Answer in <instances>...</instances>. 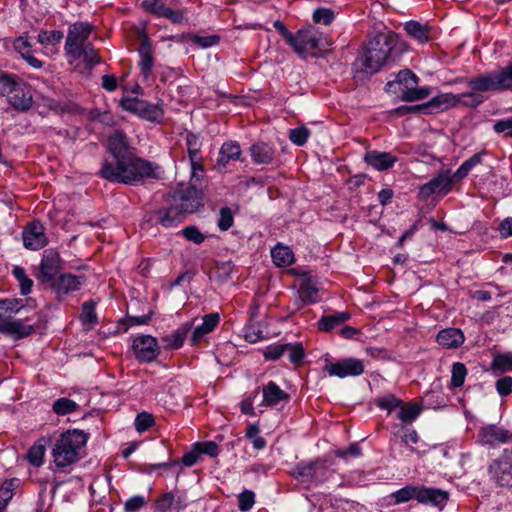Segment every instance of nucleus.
Returning a JSON list of instances; mask_svg holds the SVG:
<instances>
[{
  "label": "nucleus",
  "mask_w": 512,
  "mask_h": 512,
  "mask_svg": "<svg viewBox=\"0 0 512 512\" xmlns=\"http://www.w3.org/2000/svg\"><path fill=\"white\" fill-rule=\"evenodd\" d=\"M398 35L380 32L371 38L353 63L354 78L368 79L398 57Z\"/></svg>",
  "instance_id": "f257e3e1"
},
{
  "label": "nucleus",
  "mask_w": 512,
  "mask_h": 512,
  "mask_svg": "<svg viewBox=\"0 0 512 512\" xmlns=\"http://www.w3.org/2000/svg\"><path fill=\"white\" fill-rule=\"evenodd\" d=\"M162 169L155 162L138 157L135 153L118 163L105 159L98 175L110 182L125 185H140L146 180H158L161 178Z\"/></svg>",
  "instance_id": "f03ea898"
},
{
  "label": "nucleus",
  "mask_w": 512,
  "mask_h": 512,
  "mask_svg": "<svg viewBox=\"0 0 512 512\" xmlns=\"http://www.w3.org/2000/svg\"><path fill=\"white\" fill-rule=\"evenodd\" d=\"M87 442V434L81 430H68L56 440L52 456L58 468H65L80 459V451Z\"/></svg>",
  "instance_id": "7ed1b4c3"
},
{
  "label": "nucleus",
  "mask_w": 512,
  "mask_h": 512,
  "mask_svg": "<svg viewBox=\"0 0 512 512\" xmlns=\"http://www.w3.org/2000/svg\"><path fill=\"white\" fill-rule=\"evenodd\" d=\"M325 458H316L310 461H300L296 464L291 475L300 483L307 487L311 485H320L333 475L334 470Z\"/></svg>",
  "instance_id": "20e7f679"
},
{
  "label": "nucleus",
  "mask_w": 512,
  "mask_h": 512,
  "mask_svg": "<svg viewBox=\"0 0 512 512\" xmlns=\"http://www.w3.org/2000/svg\"><path fill=\"white\" fill-rule=\"evenodd\" d=\"M203 192L195 184L190 183L185 189H180L172 195V203L186 217L203 207Z\"/></svg>",
  "instance_id": "39448f33"
},
{
  "label": "nucleus",
  "mask_w": 512,
  "mask_h": 512,
  "mask_svg": "<svg viewBox=\"0 0 512 512\" xmlns=\"http://www.w3.org/2000/svg\"><path fill=\"white\" fill-rule=\"evenodd\" d=\"M93 31V25L88 22H75L68 28L65 51L70 57L79 53V48L87 44V40Z\"/></svg>",
  "instance_id": "423d86ee"
},
{
  "label": "nucleus",
  "mask_w": 512,
  "mask_h": 512,
  "mask_svg": "<svg viewBox=\"0 0 512 512\" xmlns=\"http://www.w3.org/2000/svg\"><path fill=\"white\" fill-rule=\"evenodd\" d=\"M454 180H457L454 174L451 175L450 170H445L423 184L419 189V196L422 200H428L436 193L446 195L452 190Z\"/></svg>",
  "instance_id": "0eeeda50"
},
{
  "label": "nucleus",
  "mask_w": 512,
  "mask_h": 512,
  "mask_svg": "<svg viewBox=\"0 0 512 512\" xmlns=\"http://www.w3.org/2000/svg\"><path fill=\"white\" fill-rule=\"evenodd\" d=\"M132 348L135 357L139 362H152L160 354L158 341L151 335H141L136 337L133 340Z\"/></svg>",
  "instance_id": "6e6552de"
},
{
  "label": "nucleus",
  "mask_w": 512,
  "mask_h": 512,
  "mask_svg": "<svg viewBox=\"0 0 512 512\" xmlns=\"http://www.w3.org/2000/svg\"><path fill=\"white\" fill-rule=\"evenodd\" d=\"M86 282L83 275H74L71 273L60 274L52 283L49 284L58 300H63L68 294L80 290Z\"/></svg>",
  "instance_id": "1a4fd4ad"
},
{
  "label": "nucleus",
  "mask_w": 512,
  "mask_h": 512,
  "mask_svg": "<svg viewBox=\"0 0 512 512\" xmlns=\"http://www.w3.org/2000/svg\"><path fill=\"white\" fill-rule=\"evenodd\" d=\"M107 149L112 155V163H118L135 153L128 140L127 135L122 130H115L107 140Z\"/></svg>",
  "instance_id": "9d476101"
},
{
  "label": "nucleus",
  "mask_w": 512,
  "mask_h": 512,
  "mask_svg": "<svg viewBox=\"0 0 512 512\" xmlns=\"http://www.w3.org/2000/svg\"><path fill=\"white\" fill-rule=\"evenodd\" d=\"M61 269V258L58 252L53 249L44 251L39 266L38 280L42 284H50Z\"/></svg>",
  "instance_id": "9b49d317"
},
{
  "label": "nucleus",
  "mask_w": 512,
  "mask_h": 512,
  "mask_svg": "<svg viewBox=\"0 0 512 512\" xmlns=\"http://www.w3.org/2000/svg\"><path fill=\"white\" fill-rule=\"evenodd\" d=\"M325 369L330 376L339 378L354 377L363 374L364 364L362 360L346 358L336 363L326 365Z\"/></svg>",
  "instance_id": "f8f14e48"
},
{
  "label": "nucleus",
  "mask_w": 512,
  "mask_h": 512,
  "mask_svg": "<svg viewBox=\"0 0 512 512\" xmlns=\"http://www.w3.org/2000/svg\"><path fill=\"white\" fill-rule=\"evenodd\" d=\"M40 221H33L28 224L22 232V240L25 248L29 250H40L47 245L48 239Z\"/></svg>",
  "instance_id": "ddd939ff"
},
{
  "label": "nucleus",
  "mask_w": 512,
  "mask_h": 512,
  "mask_svg": "<svg viewBox=\"0 0 512 512\" xmlns=\"http://www.w3.org/2000/svg\"><path fill=\"white\" fill-rule=\"evenodd\" d=\"M321 39L310 31L299 30L293 37L290 45L295 52L302 57L313 55L314 51L320 47Z\"/></svg>",
  "instance_id": "4468645a"
},
{
  "label": "nucleus",
  "mask_w": 512,
  "mask_h": 512,
  "mask_svg": "<svg viewBox=\"0 0 512 512\" xmlns=\"http://www.w3.org/2000/svg\"><path fill=\"white\" fill-rule=\"evenodd\" d=\"M488 473L496 485L512 488V461L494 459L488 467Z\"/></svg>",
  "instance_id": "2eb2a0df"
},
{
  "label": "nucleus",
  "mask_w": 512,
  "mask_h": 512,
  "mask_svg": "<svg viewBox=\"0 0 512 512\" xmlns=\"http://www.w3.org/2000/svg\"><path fill=\"white\" fill-rule=\"evenodd\" d=\"M478 436L483 444L491 446L512 442V432L494 424L484 426Z\"/></svg>",
  "instance_id": "dca6fc26"
},
{
  "label": "nucleus",
  "mask_w": 512,
  "mask_h": 512,
  "mask_svg": "<svg viewBox=\"0 0 512 512\" xmlns=\"http://www.w3.org/2000/svg\"><path fill=\"white\" fill-rule=\"evenodd\" d=\"M262 405L267 407H278L290 401V394L281 389L274 381H269L262 388Z\"/></svg>",
  "instance_id": "f3484780"
},
{
  "label": "nucleus",
  "mask_w": 512,
  "mask_h": 512,
  "mask_svg": "<svg viewBox=\"0 0 512 512\" xmlns=\"http://www.w3.org/2000/svg\"><path fill=\"white\" fill-rule=\"evenodd\" d=\"M467 85L471 90L476 91L479 94L484 92L502 91L496 71L473 77L468 81Z\"/></svg>",
  "instance_id": "a211bd4d"
},
{
  "label": "nucleus",
  "mask_w": 512,
  "mask_h": 512,
  "mask_svg": "<svg viewBox=\"0 0 512 512\" xmlns=\"http://www.w3.org/2000/svg\"><path fill=\"white\" fill-rule=\"evenodd\" d=\"M34 332V326L24 324L19 319H4L0 321V334L13 336L14 339H22Z\"/></svg>",
  "instance_id": "6ab92c4d"
},
{
  "label": "nucleus",
  "mask_w": 512,
  "mask_h": 512,
  "mask_svg": "<svg viewBox=\"0 0 512 512\" xmlns=\"http://www.w3.org/2000/svg\"><path fill=\"white\" fill-rule=\"evenodd\" d=\"M155 216L156 222L166 229L178 226L185 219V216L173 203L168 207L157 210Z\"/></svg>",
  "instance_id": "aec40b11"
},
{
  "label": "nucleus",
  "mask_w": 512,
  "mask_h": 512,
  "mask_svg": "<svg viewBox=\"0 0 512 512\" xmlns=\"http://www.w3.org/2000/svg\"><path fill=\"white\" fill-rule=\"evenodd\" d=\"M367 165L378 171L387 170L394 166L398 158L389 152H380L377 150L368 151L364 156Z\"/></svg>",
  "instance_id": "412c9836"
},
{
  "label": "nucleus",
  "mask_w": 512,
  "mask_h": 512,
  "mask_svg": "<svg viewBox=\"0 0 512 512\" xmlns=\"http://www.w3.org/2000/svg\"><path fill=\"white\" fill-rule=\"evenodd\" d=\"M460 103V97L452 93H441L424 103L428 108V114L443 112Z\"/></svg>",
  "instance_id": "4be33fe9"
},
{
  "label": "nucleus",
  "mask_w": 512,
  "mask_h": 512,
  "mask_svg": "<svg viewBox=\"0 0 512 512\" xmlns=\"http://www.w3.org/2000/svg\"><path fill=\"white\" fill-rule=\"evenodd\" d=\"M449 498L447 491L438 488L419 487L418 502L443 507Z\"/></svg>",
  "instance_id": "5701e85b"
},
{
  "label": "nucleus",
  "mask_w": 512,
  "mask_h": 512,
  "mask_svg": "<svg viewBox=\"0 0 512 512\" xmlns=\"http://www.w3.org/2000/svg\"><path fill=\"white\" fill-rule=\"evenodd\" d=\"M241 154L242 151L238 142L232 140L224 142L219 150L216 164L218 169L226 168L230 161L239 160Z\"/></svg>",
  "instance_id": "b1692460"
},
{
  "label": "nucleus",
  "mask_w": 512,
  "mask_h": 512,
  "mask_svg": "<svg viewBox=\"0 0 512 512\" xmlns=\"http://www.w3.org/2000/svg\"><path fill=\"white\" fill-rule=\"evenodd\" d=\"M463 332L458 328H446L438 332L436 341L446 349L458 348L464 343Z\"/></svg>",
  "instance_id": "393cba45"
},
{
  "label": "nucleus",
  "mask_w": 512,
  "mask_h": 512,
  "mask_svg": "<svg viewBox=\"0 0 512 512\" xmlns=\"http://www.w3.org/2000/svg\"><path fill=\"white\" fill-rule=\"evenodd\" d=\"M138 53L140 55L139 67L141 74L146 80L150 76L154 65L153 50L148 37L145 36L142 39Z\"/></svg>",
  "instance_id": "a878e982"
},
{
  "label": "nucleus",
  "mask_w": 512,
  "mask_h": 512,
  "mask_svg": "<svg viewBox=\"0 0 512 512\" xmlns=\"http://www.w3.org/2000/svg\"><path fill=\"white\" fill-rule=\"evenodd\" d=\"M220 316L218 313H209L203 317V322L194 328L191 335L193 345L199 343L206 334L211 333L219 324Z\"/></svg>",
  "instance_id": "bb28decb"
},
{
  "label": "nucleus",
  "mask_w": 512,
  "mask_h": 512,
  "mask_svg": "<svg viewBox=\"0 0 512 512\" xmlns=\"http://www.w3.org/2000/svg\"><path fill=\"white\" fill-rule=\"evenodd\" d=\"M192 326L191 322H186L171 334L163 336L162 342L165 344V347L173 350L181 348Z\"/></svg>",
  "instance_id": "cd10ccee"
},
{
  "label": "nucleus",
  "mask_w": 512,
  "mask_h": 512,
  "mask_svg": "<svg viewBox=\"0 0 512 512\" xmlns=\"http://www.w3.org/2000/svg\"><path fill=\"white\" fill-rule=\"evenodd\" d=\"M252 160L258 165L270 164L275 157V150L264 142H258L250 147Z\"/></svg>",
  "instance_id": "c85d7f7f"
},
{
  "label": "nucleus",
  "mask_w": 512,
  "mask_h": 512,
  "mask_svg": "<svg viewBox=\"0 0 512 512\" xmlns=\"http://www.w3.org/2000/svg\"><path fill=\"white\" fill-rule=\"evenodd\" d=\"M7 98L11 106L19 111H27L33 104L30 92L25 91L20 85Z\"/></svg>",
  "instance_id": "c756f323"
},
{
  "label": "nucleus",
  "mask_w": 512,
  "mask_h": 512,
  "mask_svg": "<svg viewBox=\"0 0 512 512\" xmlns=\"http://www.w3.org/2000/svg\"><path fill=\"white\" fill-rule=\"evenodd\" d=\"M493 375L512 371V352L495 353L488 369Z\"/></svg>",
  "instance_id": "7c9ffc66"
},
{
  "label": "nucleus",
  "mask_w": 512,
  "mask_h": 512,
  "mask_svg": "<svg viewBox=\"0 0 512 512\" xmlns=\"http://www.w3.org/2000/svg\"><path fill=\"white\" fill-rule=\"evenodd\" d=\"M350 318L351 314L347 311L322 316L317 323L318 329L320 331L330 332L348 321Z\"/></svg>",
  "instance_id": "2f4dec72"
},
{
  "label": "nucleus",
  "mask_w": 512,
  "mask_h": 512,
  "mask_svg": "<svg viewBox=\"0 0 512 512\" xmlns=\"http://www.w3.org/2000/svg\"><path fill=\"white\" fill-rule=\"evenodd\" d=\"M404 29L409 36L417 40L419 43H426L431 39V28L423 25L418 21L410 20L405 23Z\"/></svg>",
  "instance_id": "473e14b6"
},
{
  "label": "nucleus",
  "mask_w": 512,
  "mask_h": 512,
  "mask_svg": "<svg viewBox=\"0 0 512 512\" xmlns=\"http://www.w3.org/2000/svg\"><path fill=\"white\" fill-rule=\"evenodd\" d=\"M419 82L418 76L409 69H404L398 72L395 81H390L386 84L388 91L395 85L399 86V92L402 89H409V87L417 86Z\"/></svg>",
  "instance_id": "72a5a7b5"
},
{
  "label": "nucleus",
  "mask_w": 512,
  "mask_h": 512,
  "mask_svg": "<svg viewBox=\"0 0 512 512\" xmlns=\"http://www.w3.org/2000/svg\"><path fill=\"white\" fill-rule=\"evenodd\" d=\"M299 301L302 304L316 303L319 301V288L316 283L311 280H305L298 290Z\"/></svg>",
  "instance_id": "f704fd0d"
},
{
  "label": "nucleus",
  "mask_w": 512,
  "mask_h": 512,
  "mask_svg": "<svg viewBox=\"0 0 512 512\" xmlns=\"http://www.w3.org/2000/svg\"><path fill=\"white\" fill-rule=\"evenodd\" d=\"M271 257L274 264L278 267H287L294 262V255L288 246L277 244L271 250Z\"/></svg>",
  "instance_id": "c9c22d12"
},
{
  "label": "nucleus",
  "mask_w": 512,
  "mask_h": 512,
  "mask_svg": "<svg viewBox=\"0 0 512 512\" xmlns=\"http://www.w3.org/2000/svg\"><path fill=\"white\" fill-rule=\"evenodd\" d=\"M136 115L142 119L157 122L163 117V110L156 104L142 100Z\"/></svg>",
  "instance_id": "e433bc0d"
},
{
  "label": "nucleus",
  "mask_w": 512,
  "mask_h": 512,
  "mask_svg": "<svg viewBox=\"0 0 512 512\" xmlns=\"http://www.w3.org/2000/svg\"><path fill=\"white\" fill-rule=\"evenodd\" d=\"M24 307L21 299L0 300V321L12 318V314L18 313Z\"/></svg>",
  "instance_id": "4c0bfd02"
},
{
  "label": "nucleus",
  "mask_w": 512,
  "mask_h": 512,
  "mask_svg": "<svg viewBox=\"0 0 512 512\" xmlns=\"http://www.w3.org/2000/svg\"><path fill=\"white\" fill-rule=\"evenodd\" d=\"M485 154L486 151H481L479 153H475L469 159L465 160L455 171L454 177L457 180L464 179L475 166L482 162V156Z\"/></svg>",
  "instance_id": "58836bf2"
},
{
  "label": "nucleus",
  "mask_w": 512,
  "mask_h": 512,
  "mask_svg": "<svg viewBox=\"0 0 512 512\" xmlns=\"http://www.w3.org/2000/svg\"><path fill=\"white\" fill-rule=\"evenodd\" d=\"M418 486L406 485L403 488L393 492L390 497L395 504L406 503L412 499L418 500Z\"/></svg>",
  "instance_id": "ea45409f"
},
{
  "label": "nucleus",
  "mask_w": 512,
  "mask_h": 512,
  "mask_svg": "<svg viewBox=\"0 0 512 512\" xmlns=\"http://www.w3.org/2000/svg\"><path fill=\"white\" fill-rule=\"evenodd\" d=\"M45 454V440L40 439L27 452V460L28 462L35 466L39 467L43 464V458Z\"/></svg>",
  "instance_id": "a19ab883"
},
{
  "label": "nucleus",
  "mask_w": 512,
  "mask_h": 512,
  "mask_svg": "<svg viewBox=\"0 0 512 512\" xmlns=\"http://www.w3.org/2000/svg\"><path fill=\"white\" fill-rule=\"evenodd\" d=\"M78 55L73 57L74 59H78L80 57L83 58L84 63L89 67H94L99 64L101 59L98 55L97 50L94 48L93 44L87 43L84 46L79 48Z\"/></svg>",
  "instance_id": "79ce46f5"
},
{
  "label": "nucleus",
  "mask_w": 512,
  "mask_h": 512,
  "mask_svg": "<svg viewBox=\"0 0 512 512\" xmlns=\"http://www.w3.org/2000/svg\"><path fill=\"white\" fill-rule=\"evenodd\" d=\"M12 275L19 283L21 294L24 296L30 294L33 287V280L27 276L25 269L21 266H14Z\"/></svg>",
  "instance_id": "37998d69"
},
{
  "label": "nucleus",
  "mask_w": 512,
  "mask_h": 512,
  "mask_svg": "<svg viewBox=\"0 0 512 512\" xmlns=\"http://www.w3.org/2000/svg\"><path fill=\"white\" fill-rule=\"evenodd\" d=\"M431 93L428 87L418 88L417 86L409 87V89H402L401 99L405 102L419 101L427 98Z\"/></svg>",
  "instance_id": "c03bdc74"
},
{
  "label": "nucleus",
  "mask_w": 512,
  "mask_h": 512,
  "mask_svg": "<svg viewBox=\"0 0 512 512\" xmlns=\"http://www.w3.org/2000/svg\"><path fill=\"white\" fill-rule=\"evenodd\" d=\"M19 85L16 75L0 70V94L2 96L8 97Z\"/></svg>",
  "instance_id": "a18cd8bd"
},
{
  "label": "nucleus",
  "mask_w": 512,
  "mask_h": 512,
  "mask_svg": "<svg viewBox=\"0 0 512 512\" xmlns=\"http://www.w3.org/2000/svg\"><path fill=\"white\" fill-rule=\"evenodd\" d=\"M78 407L79 405L75 401L62 397L53 403L52 410L55 414L64 416L75 412Z\"/></svg>",
  "instance_id": "49530a36"
},
{
  "label": "nucleus",
  "mask_w": 512,
  "mask_h": 512,
  "mask_svg": "<svg viewBox=\"0 0 512 512\" xmlns=\"http://www.w3.org/2000/svg\"><path fill=\"white\" fill-rule=\"evenodd\" d=\"M420 414V407L412 402L401 404L397 417L404 423L413 422Z\"/></svg>",
  "instance_id": "de8ad7c7"
},
{
  "label": "nucleus",
  "mask_w": 512,
  "mask_h": 512,
  "mask_svg": "<svg viewBox=\"0 0 512 512\" xmlns=\"http://www.w3.org/2000/svg\"><path fill=\"white\" fill-rule=\"evenodd\" d=\"M95 307L96 302L94 300H88L83 303L80 315V320L83 324L96 325L98 323Z\"/></svg>",
  "instance_id": "09e8293b"
},
{
  "label": "nucleus",
  "mask_w": 512,
  "mask_h": 512,
  "mask_svg": "<svg viewBox=\"0 0 512 512\" xmlns=\"http://www.w3.org/2000/svg\"><path fill=\"white\" fill-rule=\"evenodd\" d=\"M140 7L147 13L162 18L166 10V5L162 0H144Z\"/></svg>",
  "instance_id": "8fccbe9b"
},
{
  "label": "nucleus",
  "mask_w": 512,
  "mask_h": 512,
  "mask_svg": "<svg viewBox=\"0 0 512 512\" xmlns=\"http://www.w3.org/2000/svg\"><path fill=\"white\" fill-rule=\"evenodd\" d=\"M402 404V400L397 398L393 394H387L381 398L376 400V405L382 409L386 410L388 414H390L394 409L399 408Z\"/></svg>",
  "instance_id": "3c124183"
},
{
  "label": "nucleus",
  "mask_w": 512,
  "mask_h": 512,
  "mask_svg": "<svg viewBox=\"0 0 512 512\" xmlns=\"http://www.w3.org/2000/svg\"><path fill=\"white\" fill-rule=\"evenodd\" d=\"M64 35L59 30H42L38 34V42L42 45H56L61 42Z\"/></svg>",
  "instance_id": "603ef678"
},
{
  "label": "nucleus",
  "mask_w": 512,
  "mask_h": 512,
  "mask_svg": "<svg viewBox=\"0 0 512 512\" xmlns=\"http://www.w3.org/2000/svg\"><path fill=\"white\" fill-rule=\"evenodd\" d=\"M451 373V385L453 387H461L467 375L466 366L461 362H456L452 365Z\"/></svg>",
  "instance_id": "864d4df0"
},
{
  "label": "nucleus",
  "mask_w": 512,
  "mask_h": 512,
  "mask_svg": "<svg viewBox=\"0 0 512 512\" xmlns=\"http://www.w3.org/2000/svg\"><path fill=\"white\" fill-rule=\"evenodd\" d=\"M309 135L310 130L305 126H301L289 131V140L297 146H303L307 142Z\"/></svg>",
  "instance_id": "5fc2aeb1"
},
{
  "label": "nucleus",
  "mask_w": 512,
  "mask_h": 512,
  "mask_svg": "<svg viewBox=\"0 0 512 512\" xmlns=\"http://www.w3.org/2000/svg\"><path fill=\"white\" fill-rule=\"evenodd\" d=\"M186 145L190 160L196 159L200 153L201 140L200 137L193 133H188L186 136Z\"/></svg>",
  "instance_id": "6e6d98bb"
},
{
  "label": "nucleus",
  "mask_w": 512,
  "mask_h": 512,
  "mask_svg": "<svg viewBox=\"0 0 512 512\" xmlns=\"http://www.w3.org/2000/svg\"><path fill=\"white\" fill-rule=\"evenodd\" d=\"M19 486V479L17 478H11L7 479L3 482L2 486L0 487V499L3 501L9 502L13 495L15 489Z\"/></svg>",
  "instance_id": "4d7b16f0"
},
{
  "label": "nucleus",
  "mask_w": 512,
  "mask_h": 512,
  "mask_svg": "<svg viewBox=\"0 0 512 512\" xmlns=\"http://www.w3.org/2000/svg\"><path fill=\"white\" fill-rule=\"evenodd\" d=\"M457 96L460 97V103L473 108L478 107L485 101V98L481 94L473 90L472 92L461 93Z\"/></svg>",
  "instance_id": "13d9d810"
},
{
  "label": "nucleus",
  "mask_w": 512,
  "mask_h": 512,
  "mask_svg": "<svg viewBox=\"0 0 512 512\" xmlns=\"http://www.w3.org/2000/svg\"><path fill=\"white\" fill-rule=\"evenodd\" d=\"M259 427L256 424H251L246 430V437L252 441L253 447L261 450L265 447L266 441L263 437L259 436Z\"/></svg>",
  "instance_id": "bf43d9fd"
},
{
  "label": "nucleus",
  "mask_w": 512,
  "mask_h": 512,
  "mask_svg": "<svg viewBox=\"0 0 512 512\" xmlns=\"http://www.w3.org/2000/svg\"><path fill=\"white\" fill-rule=\"evenodd\" d=\"M234 218L230 208L223 207L219 211L217 226L221 231H227L233 226Z\"/></svg>",
  "instance_id": "052dcab7"
},
{
  "label": "nucleus",
  "mask_w": 512,
  "mask_h": 512,
  "mask_svg": "<svg viewBox=\"0 0 512 512\" xmlns=\"http://www.w3.org/2000/svg\"><path fill=\"white\" fill-rule=\"evenodd\" d=\"M496 72L502 91L512 89V62Z\"/></svg>",
  "instance_id": "680f3d73"
},
{
  "label": "nucleus",
  "mask_w": 512,
  "mask_h": 512,
  "mask_svg": "<svg viewBox=\"0 0 512 512\" xmlns=\"http://www.w3.org/2000/svg\"><path fill=\"white\" fill-rule=\"evenodd\" d=\"M496 72L502 91L512 89V62Z\"/></svg>",
  "instance_id": "e2e57ef3"
},
{
  "label": "nucleus",
  "mask_w": 512,
  "mask_h": 512,
  "mask_svg": "<svg viewBox=\"0 0 512 512\" xmlns=\"http://www.w3.org/2000/svg\"><path fill=\"white\" fill-rule=\"evenodd\" d=\"M287 348H289L287 344L270 345L263 352L264 358L266 360H271V361L278 360L280 357H282L286 353Z\"/></svg>",
  "instance_id": "0e129e2a"
},
{
  "label": "nucleus",
  "mask_w": 512,
  "mask_h": 512,
  "mask_svg": "<svg viewBox=\"0 0 512 512\" xmlns=\"http://www.w3.org/2000/svg\"><path fill=\"white\" fill-rule=\"evenodd\" d=\"M238 507L241 512L250 510L255 503V493L251 490H244L238 496Z\"/></svg>",
  "instance_id": "69168bd1"
},
{
  "label": "nucleus",
  "mask_w": 512,
  "mask_h": 512,
  "mask_svg": "<svg viewBox=\"0 0 512 512\" xmlns=\"http://www.w3.org/2000/svg\"><path fill=\"white\" fill-rule=\"evenodd\" d=\"M188 241L195 244H201L205 240V236L196 226H187L180 232Z\"/></svg>",
  "instance_id": "338daca9"
},
{
  "label": "nucleus",
  "mask_w": 512,
  "mask_h": 512,
  "mask_svg": "<svg viewBox=\"0 0 512 512\" xmlns=\"http://www.w3.org/2000/svg\"><path fill=\"white\" fill-rule=\"evenodd\" d=\"M495 388L500 396H508L512 392V377L503 376L499 378L495 383Z\"/></svg>",
  "instance_id": "774afa93"
}]
</instances>
